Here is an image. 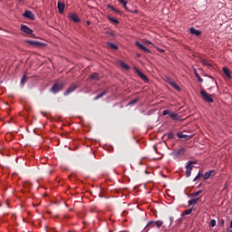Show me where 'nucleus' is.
Masks as SVG:
<instances>
[{
    "mask_svg": "<svg viewBox=\"0 0 232 232\" xmlns=\"http://www.w3.org/2000/svg\"><path fill=\"white\" fill-rule=\"evenodd\" d=\"M65 86V82H54V85L51 87V92L56 94L59 92L63 91Z\"/></svg>",
    "mask_w": 232,
    "mask_h": 232,
    "instance_id": "f257e3e1",
    "label": "nucleus"
},
{
    "mask_svg": "<svg viewBox=\"0 0 232 232\" xmlns=\"http://www.w3.org/2000/svg\"><path fill=\"white\" fill-rule=\"evenodd\" d=\"M163 225V222L160 221V220H158V221H150L147 226L145 227L144 230L146 231H149L150 228H152V227H158V228H160Z\"/></svg>",
    "mask_w": 232,
    "mask_h": 232,
    "instance_id": "f03ea898",
    "label": "nucleus"
},
{
    "mask_svg": "<svg viewBox=\"0 0 232 232\" xmlns=\"http://www.w3.org/2000/svg\"><path fill=\"white\" fill-rule=\"evenodd\" d=\"M194 164H197V161H189L188 165H186L185 175L187 178L191 177L192 169H194Z\"/></svg>",
    "mask_w": 232,
    "mask_h": 232,
    "instance_id": "7ed1b4c3",
    "label": "nucleus"
},
{
    "mask_svg": "<svg viewBox=\"0 0 232 232\" xmlns=\"http://www.w3.org/2000/svg\"><path fill=\"white\" fill-rule=\"evenodd\" d=\"M200 94L203 98V100L208 103H213L214 102V99L211 97V95L207 92L205 90H201L200 91Z\"/></svg>",
    "mask_w": 232,
    "mask_h": 232,
    "instance_id": "20e7f679",
    "label": "nucleus"
},
{
    "mask_svg": "<svg viewBox=\"0 0 232 232\" xmlns=\"http://www.w3.org/2000/svg\"><path fill=\"white\" fill-rule=\"evenodd\" d=\"M79 87V84L77 83H72L71 84V86H69V88H67V90H65V92H63L64 96H68L71 93H72L73 92H75Z\"/></svg>",
    "mask_w": 232,
    "mask_h": 232,
    "instance_id": "39448f33",
    "label": "nucleus"
},
{
    "mask_svg": "<svg viewBox=\"0 0 232 232\" xmlns=\"http://www.w3.org/2000/svg\"><path fill=\"white\" fill-rule=\"evenodd\" d=\"M167 82L176 91H181L180 86L172 78H167Z\"/></svg>",
    "mask_w": 232,
    "mask_h": 232,
    "instance_id": "423d86ee",
    "label": "nucleus"
},
{
    "mask_svg": "<svg viewBox=\"0 0 232 232\" xmlns=\"http://www.w3.org/2000/svg\"><path fill=\"white\" fill-rule=\"evenodd\" d=\"M25 43H27V44H31L36 48H41V47L45 46V44L41 43L39 41L27 40V41H25Z\"/></svg>",
    "mask_w": 232,
    "mask_h": 232,
    "instance_id": "0eeeda50",
    "label": "nucleus"
},
{
    "mask_svg": "<svg viewBox=\"0 0 232 232\" xmlns=\"http://www.w3.org/2000/svg\"><path fill=\"white\" fill-rule=\"evenodd\" d=\"M135 72L144 82H149V78L140 69L135 68Z\"/></svg>",
    "mask_w": 232,
    "mask_h": 232,
    "instance_id": "6e6552de",
    "label": "nucleus"
},
{
    "mask_svg": "<svg viewBox=\"0 0 232 232\" xmlns=\"http://www.w3.org/2000/svg\"><path fill=\"white\" fill-rule=\"evenodd\" d=\"M135 45L141 51H143L144 53H151L150 50L148 49L145 45H143L142 44H140L139 41L135 42Z\"/></svg>",
    "mask_w": 232,
    "mask_h": 232,
    "instance_id": "1a4fd4ad",
    "label": "nucleus"
},
{
    "mask_svg": "<svg viewBox=\"0 0 232 232\" xmlns=\"http://www.w3.org/2000/svg\"><path fill=\"white\" fill-rule=\"evenodd\" d=\"M176 135H177V137H178L179 139H185V140H189L192 139V135L185 134V133L182 132V131H178V132L176 133Z\"/></svg>",
    "mask_w": 232,
    "mask_h": 232,
    "instance_id": "9d476101",
    "label": "nucleus"
},
{
    "mask_svg": "<svg viewBox=\"0 0 232 232\" xmlns=\"http://www.w3.org/2000/svg\"><path fill=\"white\" fill-rule=\"evenodd\" d=\"M24 17H25V18H27V19H29L31 21L35 20V15L30 10H25V13H24Z\"/></svg>",
    "mask_w": 232,
    "mask_h": 232,
    "instance_id": "9b49d317",
    "label": "nucleus"
},
{
    "mask_svg": "<svg viewBox=\"0 0 232 232\" xmlns=\"http://www.w3.org/2000/svg\"><path fill=\"white\" fill-rule=\"evenodd\" d=\"M20 31H22V33L29 34V35L34 33V31L25 24H22V26L20 27Z\"/></svg>",
    "mask_w": 232,
    "mask_h": 232,
    "instance_id": "f8f14e48",
    "label": "nucleus"
},
{
    "mask_svg": "<svg viewBox=\"0 0 232 232\" xmlns=\"http://www.w3.org/2000/svg\"><path fill=\"white\" fill-rule=\"evenodd\" d=\"M186 152V149H177L174 152H172L173 156L180 157L184 155Z\"/></svg>",
    "mask_w": 232,
    "mask_h": 232,
    "instance_id": "ddd939ff",
    "label": "nucleus"
},
{
    "mask_svg": "<svg viewBox=\"0 0 232 232\" xmlns=\"http://www.w3.org/2000/svg\"><path fill=\"white\" fill-rule=\"evenodd\" d=\"M215 175V170H208L203 175V180H208Z\"/></svg>",
    "mask_w": 232,
    "mask_h": 232,
    "instance_id": "4468645a",
    "label": "nucleus"
},
{
    "mask_svg": "<svg viewBox=\"0 0 232 232\" xmlns=\"http://www.w3.org/2000/svg\"><path fill=\"white\" fill-rule=\"evenodd\" d=\"M189 32H190L191 34H193L197 37L200 36L201 34H202L200 30H198L195 27H190Z\"/></svg>",
    "mask_w": 232,
    "mask_h": 232,
    "instance_id": "2eb2a0df",
    "label": "nucleus"
},
{
    "mask_svg": "<svg viewBox=\"0 0 232 232\" xmlns=\"http://www.w3.org/2000/svg\"><path fill=\"white\" fill-rule=\"evenodd\" d=\"M70 17H71V20H72L73 23H76V24L81 23V19L79 18V16H78L76 14H70Z\"/></svg>",
    "mask_w": 232,
    "mask_h": 232,
    "instance_id": "dca6fc26",
    "label": "nucleus"
},
{
    "mask_svg": "<svg viewBox=\"0 0 232 232\" xmlns=\"http://www.w3.org/2000/svg\"><path fill=\"white\" fill-rule=\"evenodd\" d=\"M222 72L228 79L232 78L230 70L227 67H223Z\"/></svg>",
    "mask_w": 232,
    "mask_h": 232,
    "instance_id": "f3484780",
    "label": "nucleus"
},
{
    "mask_svg": "<svg viewBox=\"0 0 232 232\" xmlns=\"http://www.w3.org/2000/svg\"><path fill=\"white\" fill-rule=\"evenodd\" d=\"M108 93V91H103L93 98V101H98L104 97Z\"/></svg>",
    "mask_w": 232,
    "mask_h": 232,
    "instance_id": "a211bd4d",
    "label": "nucleus"
},
{
    "mask_svg": "<svg viewBox=\"0 0 232 232\" xmlns=\"http://www.w3.org/2000/svg\"><path fill=\"white\" fill-rule=\"evenodd\" d=\"M198 200H199V198H195L193 199H188V206H195V205L198 204Z\"/></svg>",
    "mask_w": 232,
    "mask_h": 232,
    "instance_id": "6ab92c4d",
    "label": "nucleus"
},
{
    "mask_svg": "<svg viewBox=\"0 0 232 232\" xmlns=\"http://www.w3.org/2000/svg\"><path fill=\"white\" fill-rule=\"evenodd\" d=\"M65 8V5L63 3L58 2V12L60 14H63Z\"/></svg>",
    "mask_w": 232,
    "mask_h": 232,
    "instance_id": "aec40b11",
    "label": "nucleus"
},
{
    "mask_svg": "<svg viewBox=\"0 0 232 232\" xmlns=\"http://www.w3.org/2000/svg\"><path fill=\"white\" fill-rule=\"evenodd\" d=\"M89 79L93 80V81H99L100 76L97 72H93L89 76Z\"/></svg>",
    "mask_w": 232,
    "mask_h": 232,
    "instance_id": "412c9836",
    "label": "nucleus"
},
{
    "mask_svg": "<svg viewBox=\"0 0 232 232\" xmlns=\"http://www.w3.org/2000/svg\"><path fill=\"white\" fill-rule=\"evenodd\" d=\"M169 117H170L171 120H173V121H179V116L178 113H176V112H170V113H169Z\"/></svg>",
    "mask_w": 232,
    "mask_h": 232,
    "instance_id": "4be33fe9",
    "label": "nucleus"
},
{
    "mask_svg": "<svg viewBox=\"0 0 232 232\" xmlns=\"http://www.w3.org/2000/svg\"><path fill=\"white\" fill-rule=\"evenodd\" d=\"M33 188V185L31 181H24V188L31 189Z\"/></svg>",
    "mask_w": 232,
    "mask_h": 232,
    "instance_id": "5701e85b",
    "label": "nucleus"
},
{
    "mask_svg": "<svg viewBox=\"0 0 232 232\" xmlns=\"http://www.w3.org/2000/svg\"><path fill=\"white\" fill-rule=\"evenodd\" d=\"M118 2L123 5V8H124L126 11H129V8H128V6H127L128 2H127L126 0H118Z\"/></svg>",
    "mask_w": 232,
    "mask_h": 232,
    "instance_id": "b1692460",
    "label": "nucleus"
},
{
    "mask_svg": "<svg viewBox=\"0 0 232 232\" xmlns=\"http://www.w3.org/2000/svg\"><path fill=\"white\" fill-rule=\"evenodd\" d=\"M202 192L203 190H197V192H192V194H189L188 197L189 198L198 197Z\"/></svg>",
    "mask_w": 232,
    "mask_h": 232,
    "instance_id": "393cba45",
    "label": "nucleus"
},
{
    "mask_svg": "<svg viewBox=\"0 0 232 232\" xmlns=\"http://www.w3.org/2000/svg\"><path fill=\"white\" fill-rule=\"evenodd\" d=\"M120 66L127 71L130 69V67L124 62H120Z\"/></svg>",
    "mask_w": 232,
    "mask_h": 232,
    "instance_id": "a878e982",
    "label": "nucleus"
},
{
    "mask_svg": "<svg viewBox=\"0 0 232 232\" xmlns=\"http://www.w3.org/2000/svg\"><path fill=\"white\" fill-rule=\"evenodd\" d=\"M108 20H109L111 23L115 24H120L119 20H117V19L111 17V16H108Z\"/></svg>",
    "mask_w": 232,
    "mask_h": 232,
    "instance_id": "bb28decb",
    "label": "nucleus"
},
{
    "mask_svg": "<svg viewBox=\"0 0 232 232\" xmlns=\"http://www.w3.org/2000/svg\"><path fill=\"white\" fill-rule=\"evenodd\" d=\"M107 45H108L110 48L113 49V50H118V48H119L118 45L115 44L114 43H108Z\"/></svg>",
    "mask_w": 232,
    "mask_h": 232,
    "instance_id": "cd10ccee",
    "label": "nucleus"
},
{
    "mask_svg": "<svg viewBox=\"0 0 232 232\" xmlns=\"http://www.w3.org/2000/svg\"><path fill=\"white\" fill-rule=\"evenodd\" d=\"M192 212H193V208H189V209H188V210H185V211L183 212V215H184V216H188V215H190Z\"/></svg>",
    "mask_w": 232,
    "mask_h": 232,
    "instance_id": "c85d7f7f",
    "label": "nucleus"
},
{
    "mask_svg": "<svg viewBox=\"0 0 232 232\" xmlns=\"http://www.w3.org/2000/svg\"><path fill=\"white\" fill-rule=\"evenodd\" d=\"M196 78L198 80L199 82H203L204 79L198 73L195 72Z\"/></svg>",
    "mask_w": 232,
    "mask_h": 232,
    "instance_id": "c756f323",
    "label": "nucleus"
},
{
    "mask_svg": "<svg viewBox=\"0 0 232 232\" xmlns=\"http://www.w3.org/2000/svg\"><path fill=\"white\" fill-rule=\"evenodd\" d=\"M140 101V99L139 98H136V99H133L132 101H130V102H129V105H134V104H136L138 102Z\"/></svg>",
    "mask_w": 232,
    "mask_h": 232,
    "instance_id": "7c9ffc66",
    "label": "nucleus"
},
{
    "mask_svg": "<svg viewBox=\"0 0 232 232\" xmlns=\"http://www.w3.org/2000/svg\"><path fill=\"white\" fill-rule=\"evenodd\" d=\"M171 111L169 110H163L162 111V115L163 116H167V115H170Z\"/></svg>",
    "mask_w": 232,
    "mask_h": 232,
    "instance_id": "2f4dec72",
    "label": "nucleus"
},
{
    "mask_svg": "<svg viewBox=\"0 0 232 232\" xmlns=\"http://www.w3.org/2000/svg\"><path fill=\"white\" fill-rule=\"evenodd\" d=\"M175 138L174 132H169L168 133V140H173Z\"/></svg>",
    "mask_w": 232,
    "mask_h": 232,
    "instance_id": "473e14b6",
    "label": "nucleus"
},
{
    "mask_svg": "<svg viewBox=\"0 0 232 232\" xmlns=\"http://www.w3.org/2000/svg\"><path fill=\"white\" fill-rule=\"evenodd\" d=\"M26 80H27L26 76L24 75V77H22V80L20 81V84L24 85Z\"/></svg>",
    "mask_w": 232,
    "mask_h": 232,
    "instance_id": "72a5a7b5",
    "label": "nucleus"
},
{
    "mask_svg": "<svg viewBox=\"0 0 232 232\" xmlns=\"http://www.w3.org/2000/svg\"><path fill=\"white\" fill-rule=\"evenodd\" d=\"M210 226H211L212 227H215L217 226V221H216L215 219H212V220L210 221Z\"/></svg>",
    "mask_w": 232,
    "mask_h": 232,
    "instance_id": "f704fd0d",
    "label": "nucleus"
},
{
    "mask_svg": "<svg viewBox=\"0 0 232 232\" xmlns=\"http://www.w3.org/2000/svg\"><path fill=\"white\" fill-rule=\"evenodd\" d=\"M200 177H201V173L198 172V174H197L196 178H194L193 182H196L198 179H199Z\"/></svg>",
    "mask_w": 232,
    "mask_h": 232,
    "instance_id": "c9c22d12",
    "label": "nucleus"
},
{
    "mask_svg": "<svg viewBox=\"0 0 232 232\" xmlns=\"http://www.w3.org/2000/svg\"><path fill=\"white\" fill-rule=\"evenodd\" d=\"M107 8L111 9V11H116V8L111 5H108Z\"/></svg>",
    "mask_w": 232,
    "mask_h": 232,
    "instance_id": "e433bc0d",
    "label": "nucleus"
},
{
    "mask_svg": "<svg viewBox=\"0 0 232 232\" xmlns=\"http://www.w3.org/2000/svg\"><path fill=\"white\" fill-rule=\"evenodd\" d=\"M201 63H202L203 65H208V63L206 59H202Z\"/></svg>",
    "mask_w": 232,
    "mask_h": 232,
    "instance_id": "4c0bfd02",
    "label": "nucleus"
},
{
    "mask_svg": "<svg viewBox=\"0 0 232 232\" xmlns=\"http://www.w3.org/2000/svg\"><path fill=\"white\" fill-rule=\"evenodd\" d=\"M115 14H121V10H119V9H117V8H115V10L113 11Z\"/></svg>",
    "mask_w": 232,
    "mask_h": 232,
    "instance_id": "58836bf2",
    "label": "nucleus"
},
{
    "mask_svg": "<svg viewBox=\"0 0 232 232\" xmlns=\"http://www.w3.org/2000/svg\"><path fill=\"white\" fill-rule=\"evenodd\" d=\"M144 43L146 44H152V43L150 40H147V39L144 40Z\"/></svg>",
    "mask_w": 232,
    "mask_h": 232,
    "instance_id": "ea45409f",
    "label": "nucleus"
},
{
    "mask_svg": "<svg viewBox=\"0 0 232 232\" xmlns=\"http://www.w3.org/2000/svg\"><path fill=\"white\" fill-rule=\"evenodd\" d=\"M174 222V218L172 217L169 218V225H172V223Z\"/></svg>",
    "mask_w": 232,
    "mask_h": 232,
    "instance_id": "a19ab883",
    "label": "nucleus"
},
{
    "mask_svg": "<svg viewBox=\"0 0 232 232\" xmlns=\"http://www.w3.org/2000/svg\"><path fill=\"white\" fill-rule=\"evenodd\" d=\"M220 225H221V227H225V220L224 219L220 220Z\"/></svg>",
    "mask_w": 232,
    "mask_h": 232,
    "instance_id": "79ce46f5",
    "label": "nucleus"
},
{
    "mask_svg": "<svg viewBox=\"0 0 232 232\" xmlns=\"http://www.w3.org/2000/svg\"><path fill=\"white\" fill-rule=\"evenodd\" d=\"M29 35H31V38H35V34L33 33L29 34Z\"/></svg>",
    "mask_w": 232,
    "mask_h": 232,
    "instance_id": "37998d69",
    "label": "nucleus"
},
{
    "mask_svg": "<svg viewBox=\"0 0 232 232\" xmlns=\"http://www.w3.org/2000/svg\"><path fill=\"white\" fill-rule=\"evenodd\" d=\"M153 150H155V152H158L157 145L153 146Z\"/></svg>",
    "mask_w": 232,
    "mask_h": 232,
    "instance_id": "c03bdc74",
    "label": "nucleus"
},
{
    "mask_svg": "<svg viewBox=\"0 0 232 232\" xmlns=\"http://www.w3.org/2000/svg\"><path fill=\"white\" fill-rule=\"evenodd\" d=\"M227 232H232V227H228L227 229Z\"/></svg>",
    "mask_w": 232,
    "mask_h": 232,
    "instance_id": "a18cd8bd",
    "label": "nucleus"
},
{
    "mask_svg": "<svg viewBox=\"0 0 232 232\" xmlns=\"http://www.w3.org/2000/svg\"><path fill=\"white\" fill-rule=\"evenodd\" d=\"M86 24H87L88 26H90V25H91V22H90V21H86Z\"/></svg>",
    "mask_w": 232,
    "mask_h": 232,
    "instance_id": "49530a36",
    "label": "nucleus"
},
{
    "mask_svg": "<svg viewBox=\"0 0 232 232\" xmlns=\"http://www.w3.org/2000/svg\"><path fill=\"white\" fill-rule=\"evenodd\" d=\"M140 56H141V55H140V53H137V57L140 58Z\"/></svg>",
    "mask_w": 232,
    "mask_h": 232,
    "instance_id": "de8ad7c7",
    "label": "nucleus"
},
{
    "mask_svg": "<svg viewBox=\"0 0 232 232\" xmlns=\"http://www.w3.org/2000/svg\"><path fill=\"white\" fill-rule=\"evenodd\" d=\"M229 227L232 228V221L230 222V227Z\"/></svg>",
    "mask_w": 232,
    "mask_h": 232,
    "instance_id": "09e8293b",
    "label": "nucleus"
},
{
    "mask_svg": "<svg viewBox=\"0 0 232 232\" xmlns=\"http://www.w3.org/2000/svg\"><path fill=\"white\" fill-rule=\"evenodd\" d=\"M201 187V185H198V188H200Z\"/></svg>",
    "mask_w": 232,
    "mask_h": 232,
    "instance_id": "8fccbe9b",
    "label": "nucleus"
}]
</instances>
